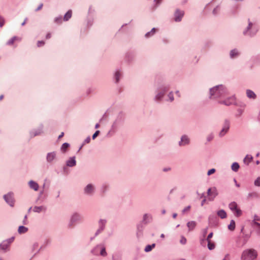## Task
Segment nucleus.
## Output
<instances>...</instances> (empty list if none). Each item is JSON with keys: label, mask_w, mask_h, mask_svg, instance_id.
<instances>
[{"label": "nucleus", "mask_w": 260, "mask_h": 260, "mask_svg": "<svg viewBox=\"0 0 260 260\" xmlns=\"http://www.w3.org/2000/svg\"><path fill=\"white\" fill-rule=\"evenodd\" d=\"M257 256L256 250L253 249H249L243 251L241 256V260H255Z\"/></svg>", "instance_id": "f257e3e1"}, {"label": "nucleus", "mask_w": 260, "mask_h": 260, "mask_svg": "<svg viewBox=\"0 0 260 260\" xmlns=\"http://www.w3.org/2000/svg\"><path fill=\"white\" fill-rule=\"evenodd\" d=\"M226 93V90L222 85H219L210 89V94L215 97H220L224 95Z\"/></svg>", "instance_id": "f03ea898"}, {"label": "nucleus", "mask_w": 260, "mask_h": 260, "mask_svg": "<svg viewBox=\"0 0 260 260\" xmlns=\"http://www.w3.org/2000/svg\"><path fill=\"white\" fill-rule=\"evenodd\" d=\"M229 207L230 209L234 212V214L236 216H240L242 214V211L238 208L237 204L236 202H233L229 204Z\"/></svg>", "instance_id": "7ed1b4c3"}, {"label": "nucleus", "mask_w": 260, "mask_h": 260, "mask_svg": "<svg viewBox=\"0 0 260 260\" xmlns=\"http://www.w3.org/2000/svg\"><path fill=\"white\" fill-rule=\"evenodd\" d=\"M4 199L7 203H8L11 206H13L14 204V201L13 199V194L11 193H9L7 195L4 196Z\"/></svg>", "instance_id": "20e7f679"}, {"label": "nucleus", "mask_w": 260, "mask_h": 260, "mask_svg": "<svg viewBox=\"0 0 260 260\" xmlns=\"http://www.w3.org/2000/svg\"><path fill=\"white\" fill-rule=\"evenodd\" d=\"M218 193L215 188H209L208 190V194L209 196V200H213L217 195Z\"/></svg>", "instance_id": "39448f33"}, {"label": "nucleus", "mask_w": 260, "mask_h": 260, "mask_svg": "<svg viewBox=\"0 0 260 260\" xmlns=\"http://www.w3.org/2000/svg\"><path fill=\"white\" fill-rule=\"evenodd\" d=\"M183 15L184 13L183 11L177 10L175 13V21L177 22L181 21Z\"/></svg>", "instance_id": "423d86ee"}, {"label": "nucleus", "mask_w": 260, "mask_h": 260, "mask_svg": "<svg viewBox=\"0 0 260 260\" xmlns=\"http://www.w3.org/2000/svg\"><path fill=\"white\" fill-rule=\"evenodd\" d=\"M229 122L228 121H225L224 125L219 133L220 136L222 137L224 136L225 134L228 132L229 128Z\"/></svg>", "instance_id": "0eeeda50"}, {"label": "nucleus", "mask_w": 260, "mask_h": 260, "mask_svg": "<svg viewBox=\"0 0 260 260\" xmlns=\"http://www.w3.org/2000/svg\"><path fill=\"white\" fill-rule=\"evenodd\" d=\"M101 249V252H100V254L102 256H105L107 255V252L106 251V249H105V248L104 247H103L102 248H101L99 246H98L97 247H95V248L92 250V252L93 253H94V254L96 255L97 254V253L96 252V250L98 249Z\"/></svg>", "instance_id": "6e6552de"}, {"label": "nucleus", "mask_w": 260, "mask_h": 260, "mask_svg": "<svg viewBox=\"0 0 260 260\" xmlns=\"http://www.w3.org/2000/svg\"><path fill=\"white\" fill-rule=\"evenodd\" d=\"M259 198V194L256 192H250L247 194V200H252L254 199H257Z\"/></svg>", "instance_id": "1a4fd4ad"}, {"label": "nucleus", "mask_w": 260, "mask_h": 260, "mask_svg": "<svg viewBox=\"0 0 260 260\" xmlns=\"http://www.w3.org/2000/svg\"><path fill=\"white\" fill-rule=\"evenodd\" d=\"M81 216L78 214H74L71 219V223L72 224L75 223L77 221L81 219Z\"/></svg>", "instance_id": "9d476101"}, {"label": "nucleus", "mask_w": 260, "mask_h": 260, "mask_svg": "<svg viewBox=\"0 0 260 260\" xmlns=\"http://www.w3.org/2000/svg\"><path fill=\"white\" fill-rule=\"evenodd\" d=\"M235 102V98L233 96L229 99H228L224 101H222L221 102L225 105H230L231 104H234Z\"/></svg>", "instance_id": "9b49d317"}, {"label": "nucleus", "mask_w": 260, "mask_h": 260, "mask_svg": "<svg viewBox=\"0 0 260 260\" xmlns=\"http://www.w3.org/2000/svg\"><path fill=\"white\" fill-rule=\"evenodd\" d=\"M21 38L18 37H13L11 39H10L7 42V45H12L14 44V43L16 41H20Z\"/></svg>", "instance_id": "f8f14e48"}, {"label": "nucleus", "mask_w": 260, "mask_h": 260, "mask_svg": "<svg viewBox=\"0 0 260 260\" xmlns=\"http://www.w3.org/2000/svg\"><path fill=\"white\" fill-rule=\"evenodd\" d=\"M72 16V11L71 10H69L64 15L63 18V20L64 21H68Z\"/></svg>", "instance_id": "ddd939ff"}, {"label": "nucleus", "mask_w": 260, "mask_h": 260, "mask_svg": "<svg viewBox=\"0 0 260 260\" xmlns=\"http://www.w3.org/2000/svg\"><path fill=\"white\" fill-rule=\"evenodd\" d=\"M189 141V140L188 138L186 136H182L181 141L179 142V145L181 146L187 144H188Z\"/></svg>", "instance_id": "4468645a"}, {"label": "nucleus", "mask_w": 260, "mask_h": 260, "mask_svg": "<svg viewBox=\"0 0 260 260\" xmlns=\"http://www.w3.org/2000/svg\"><path fill=\"white\" fill-rule=\"evenodd\" d=\"M197 223L194 221H189L187 223V226L188 228L189 231L193 230L196 227Z\"/></svg>", "instance_id": "2eb2a0df"}, {"label": "nucleus", "mask_w": 260, "mask_h": 260, "mask_svg": "<svg viewBox=\"0 0 260 260\" xmlns=\"http://www.w3.org/2000/svg\"><path fill=\"white\" fill-rule=\"evenodd\" d=\"M29 185L30 187L34 189L35 190L37 191L38 190L39 185L36 182L33 181H30L29 182Z\"/></svg>", "instance_id": "dca6fc26"}, {"label": "nucleus", "mask_w": 260, "mask_h": 260, "mask_svg": "<svg viewBox=\"0 0 260 260\" xmlns=\"http://www.w3.org/2000/svg\"><path fill=\"white\" fill-rule=\"evenodd\" d=\"M56 154L54 152H51L48 154L47 156V161H52L55 158Z\"/></svg>", "instance_id": "f3484780"}, {"label": "nucleus", "mask_w": 260, "mask_h": 260, "mask_svg": "<svg viewBox=\"0 0 260 260\" xmlns=\"http://www.w3.org/2000/svg\"><path fill=\"white\" fill-rule=\"evenodd\" d=\"M75 157L71 158L67 162V165L69 167H73L76 165Z\"/></svg>", "instance_id": "a211bd4d"}, {"label": "nucleus", "mask_w": 260, "mask_h": 260, "mask_svg": "<svg viewBox=\"0 0 260 260\" xmlns=\"http://www.w3.org/2000/svg\"><path fill=\"white\" fill-rule=\"evenodd\" d=\"M94 190L93 186L91 184H88L85 188V192L86 193H90Z\"/></svg>", "instance_id": "6ab92c4d"}, {"label": "nucleus", "mask_w": 260, "mask_h": 260, "mask_svg": "<svg viewBox=\"0 0 260 260\" xmlns=\"http://www.w3.org/2000/svg\"><path fill=\"white\" fill-rule=\"evenodd\" d=\"M217 215L221 218H225L226 217V213L223 210H220L217 212Z\"/></svg>", "instance_id": "aec40b11"}, {"label": "nucleus", "mask_w": 260, "mask_h": 260, "mask_svg": "<svg viewBox=\"0 0 260 260\" xmlns=\"http://www.w3.org/2000/svg\"><path fill=\"white\" fill-rule=\"evenodd\" d=\"M246 94L249 98H252L254 99L256 97L255 94L250 90H247Z\"/></svg>", "instance_id": "412c9836"}, {"label": "nucleus", "mask_w": 260, "mask_h": 260, "mask_svg": "<svg viewBox=\"0 0 260 260\" xmlns=\"http://www.w3.org/2000/svg\"><path fill=\"white\" fill-rule=\"evenodd\" d=\"M45 208L43 206L35 207L33 209V211L36 212H40L45 211Z\"/></svg>", "instance_id": "4be33fe9"}, {"label": "nucleus", "mask_w": 260, "mask_h": 260, "mask_svg": "<svg viewBox=\"0 0 260 260\" xmlns=\"http://www.w3.org/2000/svg\"><path fill=\"white\" fill-rule=\"evenodd\" d=\"M252 160V156L249 155H247L244 159V162L248 165L249 162Z\"/></svg>", "instance_id": "5701e85b"}, {"label": "nucleus", "mask_w": 260, "mask_h": 260, "mask_svg": "<svg viewBox=\"0 0 260 260\" xmlns=\"http://www.w3.org/2000/svg\"><path fill=\"white\" fill-rule=\"evenodd\" d=\"M28 229L24 226H20L18 228V232L19 234H23L26 233Z\"/></svg>", "instance_id": "b1692460"}, {"label": "nucleus", "mask_w": 260, "mask_h": 260, "mask_svg": "<svg viewBox=\"0 0 260 260\" xmlns=\"http://www.w3.org/2000/svg\"><path fill=\"white\" fill-rule=\"evenodd\" d=\"M253 226L256 229L257 234L260 235V223L254 221V226Z\"/></svg>", "instance_id": "393cba45"}, {"label": "nucleus", "mask_w": 260, "mask_h": 260, "mask_svg": "<svg viewBox=\"0 0 260 260\" xmlns=\"http://www.w3.org/2000/svg\"><path fill=\"white\" fill-rule=\"evenodd\" d=\"M235 228V222L234 220H232L230 222V224L228 226V229L230 231H234Z\"/></svg>", "instance_id": "a878e982"}, {"label": "nucleus", "mask_w": 260, "mask_h": 260, "mask_svg": "<svg viewBox=\"0 0 260 260\" xmlns=\"http://www.w3.org/2000/svg\"><path fill=\"white\" fill-rule=\"evenodd\" d=\"M155 244H153L151 245H148L146 246V247L145 248V251L147 252H149L155 247Z\"/></svg>", "instance_id": "bb28decb"}, {"label": "nucleus", "mask_w": 260, "mask_h": 260, "mask_svg": "<svg viewBox=\"0 0 260 260\" xmlns=\"http://www.w3.org/2000/svg\"><path fill=\"white\" fill-rule=\"evenodd\" d=\"M239 168V165L237 162H234L232 165V169L235 172H237Z\"/></svg>", "instance_id": "cd10ccee"}, {"label": "nucleus", "mask_w": 260, "mask_h": 260, "mask_svg": "<svg viewBox=\"0 0 260 260\" xmlns=\"http://www.w3.org/2000/svg\"><path fill=\"white\" fill-rule=\"evenodd\" d=\"M208 242V248L210 250H212L215 248V244L213 242L210 241H207Z\"/></svg>", "instance_id": "c85d7f7f"}, {"label": "nucleus", "mask_w": 260, "mask_h": 260, "mask_svg": "<svg viewBox=\"0 0 260 260\" xmlns=\"http://www.w3.org/2000/svg\"><path fill=\"white\" fill-rule=\"evenodd\" d=\"M238 55V52L236 50H233L230 52V56L231 58H234Z\"/></svg>", "instance_id": "c756f323"}, {"label": "nucleus", "mask_w": 260, "mask_h": 260, "mask_svg": "<svg viewBox=\"0 0 260 260\" xmlns=\"http://www.w3.org/2000/svg\"><path fill=\"white\" fill-rule=\"evenodd\" d=\"M63 19L61 17H58L55 18L54 22L57 24H61L62 22Z\"/></svg>", "instance_id": "7c9ffc66"}, {"label": "nucleus", "mask_w": 260, "mask_h": 260, "mask_svg": "<svg viewBox=\"0 0 260 260\" xmlns=\"http://www.w3.org/2000/svg\"><path fill=\"white\" fill-rule=\"evenodd\" d=\"M69 147V144L67 143H65L62 144L61 146V150L63 152H65L66 149Z\"/></svg>", "instance_id": "2f4dec72"}, {"label": "nucleus", "mask_w": 260, "mask_h": 260, "mask_svg": "<svg viewBox=\"0 0 260 260\" xmlns=\"http://www.w3.org/2000/svg\"><path fill=\"white\" fill-rule=\"evenodd\" d=\"M8 246V245L7 243H3L2 244H1L0 245V248L2 249V250H5L7 248Z\"/></svg>", "instance_id": "473e14b6"}, {"label": "nucleus", "mask_w": 260, "mask_h": 260, "mask_svg": "<svg viewBox=\"0 0 260 260\" xmlns=\"http://www.w3.org/2000/svg\"><path fill=\"white\" fill-rule=\"evenodd\" d=\"M115 76L116 81V82H118L119 81V77L120 76V74L119 72H118V71L116 72L115 73Z\"/></svg>", "instance_id": "72a5a7b5"}, {"label": "nucleus", "mask_w": 260, "mask_h": 260, "mask_svg": "<svg viewBox=\"0 0 260 260\" xmlns=\"http://www.w3.org/2000/svg\"><path fill=\"white\" fill-rule=\"evenodd\" d=\"M255 186H260V177L257 178L254 181Z\"/></svg>", "instance_id": "f704fd0d"}, {"label": "nucleus", "mask_w": 260, "mask_h": 260, "mask_svg": "<svg viewBox=\"0 0 260 260\" xmlns=\"http://www.w3.org/2000/svg\"><path fill=\"white\" fill-rule=\"evenodd\" d=\"M164 93L161 92L158 93L156 96V99L157 100H160L164 96Z\"/></svg>", "instance_id": "c9c22d12"}, {"label": "nucleus", "mask_w": 260, "mask_h": 260, "mask_svg": "<svg viewBox=\"0 0 260 260\" xmlns=\"http://www.w3.org/2000/svg\"><path fill=\"white\" fill-rule=\"evenodd\" d=\"M180 242L181 244H185L186 242V239L185 237H182Z\"/></svg>", "instance_id": "e433bc0d"}, {"label": "nucleus", "mask_w": 260, "mask_h": 260, "mask_svg": "<svg viewBox=\"0 0 260 260\" xmlns=\"http://www.w3.org/2000/svg\"><path fill=\"white\" fill-rule=\"evenodd\" d=\"M45 44V42L43 41H39L37 43L38 47H41L43 46Z\"/></svg>", "instance_id": "4c0bfd02"}, {"label": "nucleus", "mask_w": 260, "mask_h": 260, "mask_svg": "<svg viewBox=\"0 0 260 260\" xmlns=\"http://www.w3.org/2000/svg\"><path fill=\"white\" fill-rule=\"evenodd\" d=\"M215 172V170L214 169H212L208 171L207 174L208 175H211V174L214 173Z\"/></svg>", "instance_id": "58836bf2"}, {"label": "nucleus", "mask_w": 260, "mask_h": 260, "mask_svg": "<svg viewBox=\"0 0 260 260\" xmlns=\"http://www.w3.org/2000/svg\"><path fill=\"white\" fill-rule=\"evenodd\" d=\"M213 233H210V234L208 235V237H207V241H210V240H211V238H212V237H213Z\"/></svg>", "instance_id": "ea45409f"}, {"label": "nucleus", "mask_w": 260, "mask_h": 260, "mask_svg": "<svg viewBox=\"0 0 260 260\" xmlns=\"http://www.w3.org/2000/svg\"><path fill=\"white\" fill-rule=\"evenodd\" d=\"M99 133H100L99 131H96L95 133L92 136L93 139H94L99 135Z\"/></svg>", "instance_id": "a19ab883"}, {"label": "nucleus", "mask_w": 260, "mask_h": 260, "mask_svg": "<svg viewBox=\"0 0 260 260\" xmlns=\"http://www.w3.org/2000/svg\"><path fill=\"white\" fill-rule=\"evenodd\" d=\"M149 217V215H148L147 214H144V215L143 216V220H144V221H145L146 222H147V219H148Z\"/></svg>", "instance_id": "79ce46f5"}, {"label": "nucleus", "mask_w": 260, "mask_h": 260, "mask_svg": "<svg viewBox=\"0 0 260 260\" xmlns=\"http://www.w3.org/2000/svg\"><path fill=\"white\" fill-rule=\"evenodd\" d=\"M256 221H260V217H258V216H254V219H253V226H254V222L255 221L256 222Z\"/></svg>", "instance_id": "37998d69"}, {"label": "nucleus", "mask_w": 260, "mask_h": 260, "mask_svg": "<svg viewBox=\"0 0 260 260\" xmlns=\"http://www.w3.org/2000/svg\"><path fill=\"white\" fill-rule=\"evenodd\" d=\"M4 24V20L2 17L0 16V26L2 27Z\"/></svg>", "instance_id": "c03bdc74"}, {"label": "nucleus", "mask_w": 260, "mask_h": 260, "mask_svg": "<svg viewBox=\"0 0 260 260\" xmlns=\"http://www.w3.org/2000/svg\"><path fill=\"white\" fill-rule=\"evenodd\" d=\"M168 96L170 100V101H173L174 100L173 95L172 93H170L168 95Z\"/></svg>", "instance_id": "a18cd8bd"}, {"label": "nucleus", "mask_w": 260, "mask_h": 260, "mask_svg": "<svg viewBox=\"0 0 260 260\" xmlns=\"http://www.w3.org/2000/svg\"><path fill=\"white\" fill-rule=\"evenodd\" d=\"M155 31V29L154 28H153L152 29L151 32H149L146 34V37H149L150 35V34L151 32H153V33H154Z\"/></svg>", "instance_id": "49530a36"}, {"label": "nucleus", "mask_w": 260, "mask_h": 260, "mask_svg": "<svg viewBox=\"0 0 260 260\" xmlns=\"http://www.w3.org/2000/svg\"><path fill=\"white\" fill-rule=\"evenodd\" d=\"M223 260H230V255L229 254H226Z\"/></svg>", "instance_id": "de8ad7c7"}, {"label": "nucleus", "mask_w": 260, "mask_h": 260, "mask_svg": "<svg viewBox=\"0 0 260 260\" xmlns=\"http://www.w3.org/2000/svg\"><path fill=\"white\" fill-rule=\"evenodd\" d=\"M190 209V206H188L187 207L185 208L184 209H183V212H185L186 211H188Z\"/></svg>", "instance_id": "09e8293b"}, {"label": "nucleus", "mask_w": 260, "mask_h": 260, "mask_svg": "<svg viewBox=\"0 0 260 260\" xmlns=\"http://www.w3.org/2000/svg\"><path fill=\"white\" fill-rule=\"evenodd\" d=\"M51 34L50 33H48L46 36V38L47 39H49L51 38Z\"/></svg>", "instance_id": "8fccbe9b"}, {"label": "nucleus", "mask_w": 260, "mask_h": 260, "mask_svg": "<svg viewBox=\"0 0 260 260\" xmlns=\"http://www.w3.org/2000/svg\"><path fill=\"white\" fill-rule=\"evenodd\" d=\"M43 7V4H41L40 5V6L38 7V8L37 9L36 11H39L42 9Z\"/></svg>", "instance_id": "3c124183"}, {"label": "nucleus", "mask_w": 260, "mask_h": 260, "mask_svg": "<svg viewBox=\"0 0 260 260\" xmlns=\"http://www.w3.org/2000/svg\"><path fill=\"white\" fill-rule=\"evenodd\" d=\"M213 138V136L212 135H210L208 137L207 139L209 141H211Z\"/></svg>", "instance_id": "603ef678"}, {"label": "nucleus", "mask_w": 260, "mask_h": 260, "mask_svg": "<svg viewBox=\"0 0 260 260\" xmlns=\"http://www.w3.org/2000/svg\"><path fill=\"white\" fill-rule=\"evenodd\" d=\"M63 135H64V133H61V134L59 136L58 139H60L61 138H62L63 136Z\"/></svg>", "instance_id": "864d4df0"}, {"label": "nucleus", "mask_w": 260, "mask_h": 260, "mask_svg": "<svg viewBox=\"0 0 260 260\" xmlns=\"http://www.w3.org/2000/svg\"><path fill=\"white\" fill-rule=\"evenodd\" d=\"M90 139L89 138H88L85 141L87 142V143H89V141H90Z\"/></svg>", "instance_id": "5fc2aeb1"}, {"label": "nucleus", "mask_w": 260, "mask_h": 260, "mask_svg": "<svg viewBox=\"0 0 260 260\" xmlns=\"http://www.w3.org/2000/svg\"><path fill=\"white\" fill-rule=\"evenodd\" d=\"M99 126H100V124H98V123H97V124L95 125V128H99Z\"/></svg>", "instance_id": "6e6d98bb"}, {"label": "nucleus", "mask_w": 260, "mask_h": 260, "mask_svg": "<svg viewBox=\"0 0 260 260\" xmlns=\"http://www.w3.org/2000/svg\"><path fill=\"white\" fill-rule=\"evenodd\" d=\"M176 216H177V214H176V213H174V214H173V217L174 218H175L176 217Z\"/></svg>", "instance_id": "4d7b16f0"}, {"label": "nucleus", "mask_w": 260, "mask_h": 260, "mask_svg": "<svg viewBox=\"0 0 260 260\" xmlns=\"http://www.w3.org/2000/svg\"><path fill=\"white\" fill-rule=\"evenodd\" d=\"M252 24L251 22H249L248 28H249L252 26Z\"/></svg>", "instance_id": "13d9d810"}, {"label": "nucleus", "mask_w": 260, "mask_h": 260, "mask_svg": "<svg viewBox=\"0 0 260 260\" xmlns=\"http://www.w3.org/2000/svg\"><path fill=\"white\" fill-rule=\"evenodd\" d=\"M235 182H236V185L237 187H239L240 186V185L239 184H238L236 181V180H235Z\"/></svg>", "instance_id": "bf43d9fd"}, {"label": "nucleus", "mask_w": 260, "mask_h": 260, "mask_svg": "<svg viewBox=\"0 0 260 260\" xmlns=\"http://www.w3.org/2000/svg\"><path fill=\"white\" fill-rule=\"evenodd\" d=\"M3 98H4L3 95H1L0 96V100H2L3 99Z\"/></svg>", "instance_id": "052dcab7"}, {"label": "nucleus", "mask_w": 260, "mask_h": 260, "mask_svg": "<svg viewBox=\"0 0 260 260\" xmlns=\"http://www.w3.org/2000/svg\"><path fill=\"white\" fill-rule=\"evenodd\" d=\"M217 8H216V9H215L213 10V13H216V11H217Z\"/></svg>", "instance_id": "680f3d73"}, {"label": "nucleus", "mask_w": 260, "mask_h": 260, "mask_svg": "<svg viewBox=\"0 0 260 260\" xmlns=\"http://www.w3.org/2000/svg\"><path fill=\"white\" fill-rule=\"evenodd\" d=\"M205 202V200L204 199V200L202 201V204H201L202 206H203V204H204V202Z\"/></svg>", "instance_id": "e2e57ef3"}, {"label": "nucleus", "mask_w": 260, "mask_h": 260, "mask_svg": "<svg viewBox=\"0 0 260 260\" xmlns=\"http://www.w3.org/2000/svg\"><path fill=\"white\" fill-rule=\"evenodd\" d=\"M160 237H161V238H164V237H165V235H164V234H162L161 235Z\"/></svg>", "instance_id": "0e129e2a"}, {"label": "nucleus", "mask_w": 260, "mask_h": 260, "mask_svg": "<svg viewBox=\"0 0 260 260\" xmlns=\"http://www.w3.org/2000/svg\"><path fill=\"white\" fill-rule=\"evenodd\" d=\"M165 213H166V211L165 210L162 211V214H165Z\"/></svg>", "instance_id": "69168bd1"}, {"label": "nucleus", "mask_w": 260, "mask_h": 260, "mask_svg": "<svg viewBox=\"0 0 260 260\" xmlns=\"http://www.w3.org/2000/svg\"><path fill=\"white\" fill-rule=\"evenodd\" d=\"M25 23V20L22 23V25H24Z\"/></svg>", "instance_id": "338daca9"}, {"label": "nucleus", "mask_w": 260, "mask_h": 260, "mask_svg": "<svg viewBox=\"0 0 260 260\" xmlns=\"http://www.w3.org/2000/svg\"><path fill=\"white\" fill-rule=\"evenodd\" d=\"M26 218H27V216H26V215H25V217H24V219H25V220H26Z\"/></svg>", "instance_id": "774afa93"}]
</instances>
